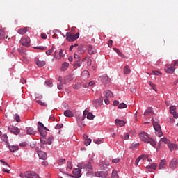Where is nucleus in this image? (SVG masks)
<instances>
[{
  "mask_svg": "<svg viewBox=\"0 0 178 178\" xmlns=\"http://www.w3.org/2000/svg\"><path fill=\"white\" fill-rule=\"evenodd\" d=\"M139 138L141 141L145 143V144H150L152 147H155V145H156V141L148 136V134L146 132H140L139 134Z\"/></svg>",
  "mask_w": 178,
  "mask_h": 178,
  "instance_id": "obj_1",
  "label": "nucleus"
},
{
  "mask_svg": "<svg viewBox=\"0 0 178 178\" xmlns=\"http://www.w3.org/2000/svg\"><path fill=\"white\" fill-rule=\"evenodd\" d=\"M86 116H87V119H89L90 120H92L94 119V115H92V113H88V111L85 110L83 111V116L81 117V119H77L78 124L80 127H83V125L80 124L81 120L83 122L84 119H86Z\"/></svg>",
  "mask_w": 178,
  "mask_h": 178,
  "instance_id": "obj_2",
  "label": "nucleus"
},
{
  "mask_svg": "<svg viewBox=\"0 0 178 178\" xmlns=\"http://www.w3.org/2000/svg\"><path fill=\"white\" fill-rule=\"evenodd\" d=\"M19 176L22 178H40V175L33 171H27L24 173H21Z\"/></svg>",
  "mask_w": 178,
  "mask_h": 178,
  "instance_id": "obj_3",
  "label": "nucleus"
},
{
  "mask_svg": "<svg viewBox=\"0 0 178 178\" xmlns=\"http://www.w3.org/2000/svg\"><path fill=\"white\" fill-rule=\"evenodd\" d=\"M38 131H39L40 136H42V137H47V131L49 130L48 128L44 126V124L42 122H38Z\"/></svg>",
  "mask_w": 178,
  "mask_h": 178,
  "instance_id": "obj_4",
  "label": "nucleus"
},
{
  "mask_svg": "<svg viewBox=\"0 0 178 178\" xmlns=\"http://www.w3.org/2000/svg\"><path fill=\"white\" fill-rule=\"evenodd\" d=\"M80 37V33H77L76 34H72L70 32H67L66 33V40L69 42H73V41H76Z\"/></svg>",
  "mask_w": 178,
  "mask_h": 178,
  "instance_id": "obj_5",
  "label": "nucleus"
},
{
  "mask_svg": "<svg viewBox=\"0 0 178 178\" xmlns=\"http://www.w3.org/2000/svg\"><path fill=\"white\" fill-rule=\"evenodd\" d=\"M78 168L79 169L83 170H86V172H91L92 170V165H91V162H88L87 164L85 163H81L79 164Z\"/></svg>",
  "mask_w": 178,
  "mask_h": 178,
  "instance_id": "obj_6",
  "label": "nucleus"
},
{
  "mask_svg": "<svg viewBox=\"0 0 178 178\" xmlns=\"http://www.w3.org/2000/svg\"><path fill=\"white\" fill-rule=\"evenodd\" d=\"M64 51L65 50L62 49H59L58 51V50H56L54 54V58H55L56 59H62V58L65 56Z\"/></svg>",
  "mask_w": 178,
  "mask_h": 178,
  "instance_id": "obj_7",
  "label": "nucleus"
},
{
  "mask_svg": "<svg viewBox=\"0 0 178 178\" xmlns=\"http://www.w3.org/2000/svg\"><path fill=\"white\" fill-rule=\"evenodd\" d=\"M8 129L12 134H15V136H18V134H20V129L15 126H10L8 127Z\"/></svg>",
  "mask_w": 178,
  "mask_h": 178,
  "instance_id": "obj_8",
  "label": "nucleus"
},
{
  "mask_svg": "<svg viewBox=\"0 0 178 178\" xmlns=\"http://www.w3.org/2000/svg\"><path fill=\"white\" fill-rule=\"evenodd\" d=\"M153 126L156 136H158V137H162L163 134L162 133V129H161V125L159 124H153Z\"/></svg>",
  "mask_w": 178,
  "mask_h": 178,
  "instance_id": "obj_9",
  "label": "nucleus"
},
{
  "mask_svg": "<svg viewBox=\"0 0 178 178\" xmlns=\"http://www.w3.org/2000/svg\"><path fill=\"white\" fill-rule=\"evenodd\" d=\"M20 44H22L24 47H26L27 48H29V47H30V38H22L20 40Z\"/></svg>",
  "mask_w": 178,
  "mask_h": 178,
  "instance_id": "obj_10",
  "label": "nucleus"
},
{
  "mask_svg": "<svg viewBox=\"0 0 178 178\" xmlns=\"http://www.w3.org/2000/svg\"><path fill=\"white\" fill-rule=\"evenodd\" d=\"M101 81H102L103 84H104L106 86H109V84H111V79L106 75L102 76L101 77Z\"/></svg>",
  "mask_w": 178,
  "mask_h": 178,
  "instance_id": "obj_11",
  "label": "nucleus"
},
{
  "mask_svg": "<svg viewBox=\"0 0 178 178\" xmlns=\"http://www.w3.org/2000/svg\"><path fill=\"white\" fill-rule=\"evenodd\" d=\"M96 177L106 178L108 177V171H99L95 172Z\"/></svg>",
  "mask_w": 178,
  "mask_h": 178,
  "instance_id": "obj_12",
  "label": "nucleus"
},
{
  "mask_svg": "<svg viewBox=\"0 0 178 178\" xmlns=\"http://www.w3.org/2000/svg\"><path fill=\"white\" fill-rule=\"evenodd\" d=\"M178 166V162L177 159H172L170 163V169L175 170Z\"/></svg>",
  "mask_w": 178,
  "mask_h": 178,
  "instance_id": "obj_13",
  "label": "nucleus"
},
{
  "mask_svg": "<svg viewBox=\"0 0 178 178\" xmlns=\"http://www.w3.org/2000/svg\"><path fill=\"white\" fill-rule=\"evenodd\" d=\"M88 52L89 55H95V54H97V49L95 47H92V45L89 44L88 46Z\"/></svg>",
  "mask_w": 178,
  "mask_h": 178,
  "instance_id": "obj_14",
  "label": "nucleus"
},
{
  "mask_svg": "<svg viewBox=\"0 0 178 178\" xmlns=\"http://www.w3.org/2000/svg\"><path fill=\"white\" fill-rule=\"evenodd\" d=\"M72 173L76 178L81 177V169L80 168L74 169Z\"/></svg>",
  "mask_w": 178,
  "mask_h": 178,
  "instance_id": "obj_15",
  "label": "nucleus"
},
{
  "mask_svg": "<svg viewBox=\"0 0 178 178\" xmlns=\"http://www.w3.org/2000/svg\"><path fill=\"white\" fill-rule=\"evenodd\" d=\"M38 155L40 159H43V161H45V159H47V153L43 151H38Z\"/></svg>",
  "mask_w": 178,
  "mask_h": 178,
  "instance_id": "obj_16",
  "label": "nucleus"
},
{
  "mask_svg": "<svg viewBox=\"0 0 178 178\" xmlns=\"http://www.w3.org/2000/svg\"><path fill=\"white\" fill-rule=\"evenodd\" d=\"M104 95L105 98L111 99V98H113V93L112 92V91L107 90L104 92Z\"/></svg>",
  "mask_w": 178,
  "mask_h": 178,
  "instance_id": "obj_17",
  "label": "nucleus"
},
{
  "mask_svg": "<svg viewBox=\"0 0 178 178\" xmlns=\"http://www.w3.org/2000/svg\"><path fill=\"white\" fill-rule=\"evenodd\" d=\"M165 70L166 73H170V74L174 73V72H175V67H173V66H172L170 65H168L165 68Z\"/></svg>",
  "mask_w": 178,
  "mask_h": 178,
  "instance_id": "obj_18",
  "label": "nucleus"
},
{
  "mask_svg": "<svg viewBox=\"0 0 178 178\" xmlns=\"http://www.w3.org/2000/svg\"><path fill=\"white\" fill-rule=\"evenodd\" d=\"M35 63L37 65L38 67H42V66H45L46 63L45 61L42 60H39L38 58H35Z\"/></svg>",
  "mask_w": 178,
  "mask_h": 178,
  "instance_id": "obj_19",
  "label": "nucleus"
},
{
  "mask_svg": "<svg viewBox=\"0 0 178 178\" xmlns=\"http://www.w3.org/2000/svg\"><path fill=\"white\" fill-rule=\"evenodd\" d=\"M0 143H4L5 144H6V145L9 144V142H8V136L6 134L1 136L0 138Z\"/></svg>",
  "mask_w": 178,
  "mask_h": 178,
  "instance_id": "obj_20",
  "label": "nucleus"
},
{
  "mask_svg": "<svg viewBox=\"0 0 178 178\" xmlns=\"http://www.w3.org/2000/svg\"><path fill=\"white\" fill-rule=\"evenodd\" d=\"M115 124H116V126H120V127H123V126H124L126 124V122H124V120L116 119Z\"/></svg>",
  "mask_w": 178,
  "mask_h": 178,
  "instance_id": "obj_21",
  "label": "nucleus"
},
{
  "mask_svg": "<svg viewBox=\"0 0 178 178\" xmlns=\"http://www.w3.org/2000/svg\"><path fill=\"white\" fill-rule=\"evenodd\" d=\"M29 30H30L29 27H25V28H22L18 31L19 34H26V33H27V31H29Z\"/></svg>",
  "mask_w": 178,
  "mask_h": 178,
  "instance_id": "obj_22",
  "label": "nucleus"
},
{
  "mask_svg": "<svg viewBox=\"0 0 178 178\" xmlns=\"http://www.w3.org/2000/svg\"><path fill=\"white\" fill-rule=\"evenodd\" d=\"M64 115L67 118H73V112L70 110H66L64 111Z\"/></svg>",
  "mask_w": 178,
  "mask_h": 178,
  "instance_id": "obj_23",
  "label": "nucleus"
},
{
  "mask_svg": "<svg viewBox=\"0 0 178 178\" xmlns=\"http://www.w3.org/2000/svg\"><path fill=\"white\" fill-rule=\"evenodd\" d=\"M100 166L101 168H102V169H104V170H106V169L108 168L109 166V163L108 162H102L100 163Z\"/></svg>",
  "mask_w": 178,
  "mask_h": 178,
  "instance_id": "obj_24",
  "label": "nucleus"
},
{
  "mask_svg": "<svg viewBox=\"0 0 178 178\" xmlns=\"http://www.w3.org/2000/svg\"><path fill=\"white\" fill-rule=\"evenodd\" d=\"M124 74H130L131 70H130V67L129 65H126L124 67Z\"/></svg>",
  "mask_w": 178,
  "mask_h": 178,
  "instance_id": "obj_25",
  "label": "nucleus"
},
{
  "mask_svg": "<svg viewBox=\"0 0 178 178\" xmlns=\"http://www.w3.org/2000/svg\"><path fill=\"white\" fill-rule=\"evenodd\" d=\"M40 142L42 144H49V145H51V144H52V142H49V140L45 139V137L40 138Z\"/></svg>",
  "mask_w": 178,
  "mask_h": 178,
  "instance_id": "obj_26",
  "label": "nucleus"
},
{
  "mask_svg": "<svg viewBox=\"0 0 178 178\" xmlns=\"http://www.w3.org/2000/svg\"><path fill=\"white\" fill-rule=\"evenodd\" d=\"M0 40H5V29L0 28Z\"/></svg>",
  "mask_w": 178,
  "mask_h": 178,
  "instance_id": "obj_27",
  "label": "nucleus"
},
{
  "mask_svg": "<svg viewBox=\"0 0 178 178\" xmlns=\"http://www.w3.org/2000/svg\"><path fill=\"white\" fill-rule=\"evenodd\" d=\"M26 134H29V136H34V134H35V131H34V129L29 128L26 131Z\"/></svg>",
  "mask_w": 178,
  "mask_h": 178,
  "instance_id": "obj_28",
  "label": "nucleus"
},
{
  "mask_svg": "<svg viewBox=\"0 0 178 178\" xmlns=\"http://www.w3.org/2000/svg\"><path fill=\"white\" fill-rule=\"evenodd\" d=\"M165 165H166V160H165V159L161 160V161L160 162V163L159 165V168L163 169V168H165Z\"/></svg>",
  "mask_w": 178,
  "mask_h": 178,
  "instance_id": "obj_29",
  "label": "nucleus"
},
{
  "mask_svg": "<svg viewBox=\"0 0 178 178\" xmlns=\"http://www.w3.org/2000/svg\"><path fill=\"white\" fill-rule=\"evenodd\" d=\"M70 81H72V77L70 76V75L67 76L64 78V84H67V83H70Z\"/></svg>",
  "mask_w": 178,
  "mask_h": 178,
  "instance_id": "obj_30",
  "label": "nucleus"
},
{
  "mask_svg": "<svg viewBox=\"0 0 178 178\" xmlns=\"http://www.w3.org/2000/svg\"><path fill=\"white\" fill-rule=\"evenodd\" d=\"M69 67V64L68 63H64L63 65H62V67H61V70H63V72H65V70H67V68Z\"/></svg>",
  "mask_w": 178,
  "mask_h": 178,
  "instance_id": "obj_31",
  "label": "nucleus"
},
{
  "mask_svg": "<svg viewBox=\"0 0 178 178\" xmlns=\"http://www.w3.org/2000/svg\"><path fill=\"white\" fill-rule=\"evenodd\" d=\"M9 149L11 152H15V151H18L19 150V147L15 146V145L10 146Z\"/></svg>",
  "mask_w": 178,
  "mask_h": 178,
  "instance_id": "obj_32",
  "label": "nucleus"
},
{
  "mask_svg": "<svg viewBox=\"0 0 178 178\" xmlns=\"http://www.w3.org/2000/svg\"><path fill=\"white\" fill-rule=\"evenodd\" d=\"M113 51H115V52H116L118 55H119V56H120L121 58H124V56L122 54V53L117 48L114 47Z\"/></svg>",
  "mask_w": 178,
  "mask_h": 178,
  "instance_id": "obj_33",
  "label": "nucleus"
},
{
  "mask_svg": "<svg viewBox=\"0 0 178 178\" xmlns=\"http://www.w3.org/2000/svg\"><path fill=\"white\" fill-rule=\"evenodd\" d=\"M168 147L170 149V151L172 152L174 151L175 148H176L177 145L175 144L168 143Z\"/></svg>",
  "mask_w": 178,
  "mask_h": 178,
  "instance_id": "obj_34",
  "label": "nucleus"
},
{
  "mask_svg": "<svg viewBox=\"0 0 178 178\" xmlns=\"http://www.w3.org/2000/svg\"><path fill=\"white\" fill-rule=\"evenodd\" d=\"M152 113V108H147L145 112H144V116H148L149 113Z\"/></svg>",
  "mask_w": 178,
  "mask_h": 178,
  "instance_id": "obj_35",
  "label": "nucleus"
},
{
  "mask_svg": "<svg viewBox=\"0 0 178 178\" xmlns=\"http://www.w3.org/2000/svg\"><path fill=\"white\" fill-rule=\"evenodd\" d=\"M112 178H119V175H118V171L113 170L112 175H111Z\"/></svg>",
  "mask_w": 178,
  "mask_h": 178,
  "instance_id": "obj_36",
  "label": "nucleus"
},
{
  "mask_svg": "<svg viewBox=\"0 0 178 178\" xmlns=\"http://www.w3.org/2000/svg\"><path fill=\"white\" fill-rule=\"evenodd\" d=\"M77 52H79V54H84V52H86V50L84 49V48H83V47H79L77 48Z\"/></svg>",
  "mask_w": 178,
  "mask_h": 178,
  "instance_id": "obj_37",
  "label": "nucleus"
},
{
  "mask_svg": "<svg viewBox=\"0 0 178 178\" xmlns=\"http://www.w3.org/2000/svg\"><path fill=\"white\" fill-rule=\"evenodd\" d=\"M170 113H172V115H175V113H176V106H171L170 109Z\"/></svg>",
  "mask_w": 178,
  "mask_h": 178,
  "instance_id": "obj_38",
  "label": "nucleus"
},
{
  "mask_svg": "<svg viewBox=\"0 0 178 178\" xmlns=\"http://www.w3.org/2000/svg\"><path fill=\"white\" fill-rule=\"evenodd\" d=\"M124 108H127V105L124 103H121L119 106H118V108L119 109H124Z\"/></svg>",
  "mask_w": 178,
  "mask_h": 178,
  "instance_id": "obj_39",
  "label": "nucleus"
},
{
  "mask_svg": "<svg viewBox=\"0 0 178 178\" xmlns=\"http://www.w3.org/2000/svg\"><path fill=\"white\" fill-rule=\"evenodd\" d=\"M74 67H80V66H81V61H80V60H77L74 65Z\"/></svg>",
  "mask_w": 178,
  "mask_h": 178,
  "instance_id": "obj_40",
  "label": "nucleus"
},
{
  "mask_svg": "<svg viewBox=\"0 0 178 178\" xmlns=\"http://www.w3.org/2000/svg\"><path fill=\"white\" fill-rule=\"evenodd\" d=\"M54 49H55V47H52L51 49H50L49 50L46 51V54L51 55V54H52V52H54Z\"/></svg>",
  "mask_w": 178,
  "mask_h": 178,
  "instance_id": "obj_41",
  "label": "nucleus"
},
{
  "mask_svg": "<svg viewBox=\"0 0 178 178\" xmlns=\"http://www.w3.org/2000/svg\"><path fill=\"white\" fill-rule=\"evenodd\" d=\"M152 74L154 76H162V73L159 71H152Z\"/></svg>",
  "mask_w": 178,
  "mask_h": 178,
  "instance_id": "obj_42",
  "label": "nucleus"
},
{
  "mask_svg": "<svg viewBox=\"0 0 178 178\" xmlns=\"http://www.w3.org/2000/svg\"><path fill=\"white\" fill-rule=\"evenodd\" d=\"M14 119L17 122H20V116L17 114L14 115Z\"/></svg>",
  "mask_w": 178,
  "mask_h": 178,
  "instance_id": "obj_43",
  "label": "nucleus"
},
{
  "mask_svg": "<svg viewBox=\"0 0 178 178\" xmlns=\"http://www.w3.org/2000/svg\"><path fill=\"white\" fill-rule=\"evenodd\" d=\"M36 102L42 106H47V104H45V102H42L41 100H36Z\"/></svg>",
  "mask_w": 178,
  "mask_h": 178,
  "instance_id": "obj_44",
  "label": "nucleus"
},
{
  "mask_svg": "<svg viewBox=\"0 0 178 178\" xmlns=\"http://www.w3.org/2000/svg\"><path fill=\"white\" fill-rule=\"evenodd\" d=\"M90 144H91V139H86L84 142V145L87 147L88 145H90Z\"/></svg>",
  "mask_w": 178,
  "mask_h": 178,
  "instance_id": "obj_45",
  "label": "nucleus"
},
{
  "mask_svg": "<svg viewBox=\"0 0 178 178\" xmlns=\"http://www.w3.org/2000/svg\"><path fill=\"white\" fill-rule=\"evenodd\" d=\"M67 168L70 169V170H72V168H73V166L72 165V162L71 161H67Z\"/></svg>",
  "mask_w": 178,
  "mask_h": 178,
  "instance_id": "obj_46",
  "label": "nucleus"
},
{
  "mask_svg": "<svg viewBox=\"0 0 178 178\" xmlns=\"http://www.w3.org/2000/svg\"><path fill=\"white\" fill-rule=\"evenodd\" d=\"M148 158V155H141L139 156V159H143V161H145Z\"/></svg>",
  "mask_w": 178,
  "mask_h": 178,
  "instance_id": "obj_47",
  "label": "nucleus"
},
{
  "mask_svg": "<svg viewBox=\"0 0 178 178\" xmlns=\"http://www.w3.org/2000/svg\"><path fill=\"white\" fill-rule=\"evenodd\" d=\"M150 87L154 90V91H156V88H155V84L152 83V82H149Z\"/></svg>",
  "mask_w": 178,
  "mask_h": 178,
  "instance_id": "obj_48",
  "label": "nucleus"
},
{
  "mask_svg": "<svg viewBox=\"0 0 178 178\" xmlns=\"http://www.w3.org/2000/svg\"><path fill=\"white\" fill-rule=\"evenodd\" d=\"M160 143H164V144H168V139L164 137L160 140Z\"/></svg>",
  "mask_w": 178,
  "mask_h": 178,
  "instance_id": "obj_49",
  "label": "nucleus"
},
{
  "mask_svg": "<svg viewBox=\"0 0 178 178\" xmlns=\"http://www.w3.org/2000/svg\"><path fill=\"white\" fill-rule=\"evenodd\" d=\"M81 84L80 83H76L75 85H74L73 88L75 89V90H79V88H80L81 87Z\"/></svg>",
  "mask_w": 178,
  "mask_h": 178,
  "instance_id": "obj_50",
  "label": "nucleus"
},
{
  "mask_svg": "<svg viewBox=\"0 0 178 178\" xmlns=\"http://www.w3.org/2000/svg\"><path fill=\"white\" fill-rule=\"evenodd\" d=\"M0 162L4 165V166H8L9 168V164L6 162H5V161H3V159L0 160Z\"/></svg>",
  "mask_w": 178,
  "mask_h": 178,
  "instance_id": "obj_51",
  "label": "nucleus"
},
{
  "mask_svg": "<svg viewBox=\"0 0 178 178\" xmlns=\"http://www.w3.org/2000/svg\"><path fill=\"white\" fill-rule=\"evenodd\" d=\"M113 163H119L120 162V159H114L112 160Z\"/></svg>",
  "mask_w": 178,
  "mask_h": 178,
  "instance_id": "obj_52",
  "label": "nucleus"
},
{
  "mask_svg": "<svg viewBox=\"0 0 178 178\" xmlns=\"http://www.w3.org/2000/svg\"><path fill=\"white\" fill-rule=\"evenodd\" d=\"M65 161H66V160L65 159H60L58 160V163H59V165H62V163H64V162H65Z\"/></svg>",
  "mask_w": 178,
  "mask_h": 178,
  "instance_id": "obj_53",
  "label": "nucleus"
},
{
  "mask_svg": "<svg viewBox=\"0 0 178 178\" xmlns=\"http://www.w3.org/2000/svg\"><path fill=\"white\" fill-rule=\"evenodd\" d=\"M76 47H79V44H75L74 45H71L70 47V51H72L73 49Z\"/></svg>",
  "mask_w": 178,
  "mask_h": 178,
  "instance_id": "obj_54",
  "label": "nucleus"
},
{
  "mask_svg": "<svg viewBox=\"0 0 178 178\" xmlns=\"http://www.w3.org/2000/svg\"><path fill=\"white\" fill-rule=\"evenodd\" d=\"M112 44H113V41L112 40H110L108 42V45L109 48H112Z\"/></svg>",
  "mask_w": 178,
  "mask_h": 178,
  "instance_id": "obj_55",
  "label": "nucleus"
},
{
  "mask_svg": "<svg viewBox=\"0 0 178 178\" xmlns=\"http://www.w3.org/2000/svg\"><path fill=\"white\" fill-rule=\"evenodd\" d=\"M62 127H63V124H58L55 127V129H62Z\"/></svg>",
  "mask_w": 178,
  "mask_h": 178,
  "instance_id": "obj_56",
  "label": "nucleus"
},
{
  "mask_svg": "<svg viewBox=\"0 0 178 178\" xmlns=\"http://www.w3.org/2000/svg\"><path fill=\"white\" fill-rule=\"evenodd\" d=\"M156 166H157L156 163H153V164L150 165V168L151 169H156Z\"/></svg>",
  "mask_w": 178,
  "mask_h": 178,
  "instance_id": "obj_57",
  "label": "nucleus"
},
{
  "mask_svg": "<svg viewBox=\"0 0 178 178\" xmlns=\"http://www.w3.org/2000/svg\"><path fill=\"white\" fill-rule=\"evenodd\" d=\"M41 38L43 39V40H47V34L45 33H41Z\"/></svg>",
  "mask_w": 178,
  "mask_h": 178,
  "instance_id": "obj_58",
  "label": "nucleus"
},
{
  "mask_svg": "<svg viewBox=\"0 0 178 178\" xmlns=\"http://www.w3.org/2000/svg\"><path fill=\"white\" fill-rule=\"evenodd\" d=\"M109 98H106V97H105V99H104V102H105V104H106V105H109Z\"/></svg>",
  "mask_w": 178,
  "mask_h": 178,
  "instance_id": "obj_59",
  "label": "nucleus"
},
{
  "mask_svg": "<svg viewBox=\"0 0 178 178\" xmlns=\"http://www.w3.org/2000/svg\"><path fill=\"white\" fill-rule=\"evenodd\" d=\"M113 104L114 105V106H118V105H119V101L118 100L113 101Z\"/></svg>",
  "mask_w": 178,
  "mask_h": 178,
  "instance_id": "obj_60",
  "label": "nucleus"
},
{
  "mask_svg": "<svg viewBox=\"0 0 178 178\" xmlns=\"http://www.w3.org/2000/svg\"><path fill=\"white\" fill-rule=\"evenodd\" d=\"M58 90H62V88H63V84L62 83H60L59 85H58Z\"/></svg>",
  "mask_w": 178,
  "mask_h": 178,
  "instance_id": "obj_61",
  "label": "nucleus"
},
{
  "mask_svg": "<svg viewBox=\"0 0 178 178\" xmlns=\"http://www.w3.org/2000/svg\"><path fill=\"white\" fill-rule=\"evenodd\" d=\"M20 147H26L27 143L26 142H22L19 144Z\"/></svg>",
  "mask_w": 178,
  "mask_h": 178,
  "instance_id": "obj_62",
  "label": "nucleus"
},
{
  "mask_svg": "<svg viewBox=\"0 0 178 178\" xmlns=\"http://www.w3.org/2000/svg\"><path fill=\"white\" fill-rule=\"evenodd\" d=\"M94 84H95V82L94 81H91L90 82L88 83L89 87L94 86Z\"/></svg>",
  "mask_w": 178,
  "mask_h": 178,
  "instance_id": "obj_63",
  "label": "nucleus"
},
{
  "mask_svg": "<svg viewBox=\"0 0 178 178\" xmlns=\"http://www.w3.org/2000/svg\"><path fill=\"white\" fill-rule=\"evenodd\" d=\"M47 83L49 87H52V81H49L47 82Z\"/></svg>",
  "mask_w": 178,
  "mask_h": 178,
  "instance_id": "obj_64",
  "label": "nucleus"
}]
</instances>
